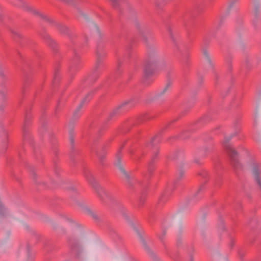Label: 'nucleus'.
<instances>
[{"label": "nucleus", "instance_id": "1", "mask_svg": "<svg viewBox=\"0 0 261 261\" xmlns=\"http://www.w3.org/2000/svg\"><path fill=\"white\" fill-rule=\"evenodd\" d=\"M163 131L162 130L159 132L151 139L149 142L146 143L145 145H139V146H135L130 144L128 150V153L130 155L132 160L135 162L140 161L141 156L146 153V149L147 148H151L153 150L152 154L147 165V174L145 175L144 181L137 182L135 180L132 179L129 174L125 170L123 165L121 164L122 151L127 141H125L123 142L115 155V160L114 162V166L124 176L129 188L134 189L136 187H137L142 189L138 204L139 207H142L145 203L148 188L147 181L152 175L155 169V164L159 160L160 149L158 144L161 140V134Z\"/></svg>", "mask_w": 261, "mask_h": 261}, {"label": "nucleus", "instance_id": "2", "mask_svg": "<svg viewBox=\"0 0 261 261\" xmlns=\"http://www.w3.org/2000/svg\"><path fill=\"white\" fill-rule=\"evenodd\" d=\"M83 174L88 183L95 190L100 200L106 204L111 206H116L123 217L126 220H128V216L127 215V211L124 207L120 201L115 196L107 193L98 184L90 171L86 167L83 168Z\"/></svg>", "mask_w": 261, "mask_h": 261}, {"label": "nucleus", "instance_id": "3", "mask_svg": "<svg viewBox=\"0 0 261 261\" xmlns=\"http://www.w3.org/2000/svg\"><path fill=\"white\" fill-rule=\"evenodd\" d=\"M95 55L96 60L94 67L91 73L83 82V87L92 85L98 79L104 68L103 61L106 58L107 53L105 49L104 41L101 38L97 41Z\"/></svg>", "mask_w": 261, "mask_h": 261}, {"label": "nucleus", "instance_id": "4", "mask_svg": "<svg viewBox=\"0 0 261 261\" xmlns=\"http://www.w3.org/2000/svg\"><path fill=\"white\" fill-rule=\"evenodd\" d=\"M159 61V56L155 49L150 48L143 68L142 82L144 84H149L152 81V78L156 70Z\"/></svg>", "mask_w": 261, "mask_h": 261}, {"label": "nucleus", "instance_id": "5", "mask_svg": "<svg viewBox=\"0 0 261 261\" xmlns=\"http://www.w3.org/2000/svg\"><path fill=\"white\" fill-rule=\"evenodd\" d=\"M232 136L231 135L229 137H225L222 142V145L228 156L230 164L234 171L237 175H239L243 171V166L239 161L238 152L229 143Z\"/></svg>", "mask_w": 261, "mask_h": 261}, {"label": "nucleus", "instance_id": "6", "mask_svg": "<svg viewBox=\"0 0 261 261\" xmlns=\"http://www.w3.org/2000/svg\"><path fill=\"white\" fill-rule=\"evenodd\" d=\"M32 119V116L31 110L26 109L25 110L24 122L22 128L23 143H28L29 144L33 149L34 155L37 158V155L39 154V152L35 147L34 141L30 134Z\"/></svg>", "mask_w": 261, "mask_h": 261}, {"label": "nucleus", "instance_id": "7", "mask_svg": "<svg viewBox=\"0 0 261 261\" xmlns=\"http://www.w3.org/2000/svg\"><path fill=\"white\" fill-rule=\"evenodd\" d=\"M39 17L45 22L48 23L50 26L56 28L60 34L68 36L71 42L74 44L73 40L76 36L71 32L69 28L66 25L61 23L57 22L51 18L43 14H39Z\"/></svg>", "mask_w": 261, "mask_h": 261}, {"label": "nucleus", "instance_id": "8", "mask_svg": "<svg viewBox=\"0 0 261 261\" xmlns=\"http://www.w3.org/2000/svg\"><path fill=\"white\" fill-rule=\"evenodd\" d=\"M134 25L137 29L140 38L147 46L151 45L154 41V38L148 27L145 24L140 23L138 20H135Z\"/></svg>", "mask_w": 261, "mask_h": 261}, {"label": "nucleus", "instance_id": "9", "mask_svg": "<svg viewBox=\"0 0 261 261\" xmlns=\"http://www.w3.org/2000/svg\"><path fill=\"white\" fill-rule=\"evenodd\" d=\"M139 101L137 97H133L126 100L121 105L115 108L109 115L107 121L112 120L114 117L121 114L123 111H127L129 109L134 107Z\"/></svg>", "mask_w": 261, "mask_h": 261}, {"label": "nucleus", "instance_id": "10", "mask_svg": "<svg viewBox=\"0 0 261 261\" xmlns=\"http://www.w3.org/2000/svg\"><path fill=\"white\" fill-rule=\"evenodd\" d=\"M151 117L148 116L147 114H144L139 115L136 118H129L124 122L123 124V129L124 133H127L129 131L132 127L141 124L149 119Z\"/></svg>", "mask_w": 261, "mask_h": 261}, {"label": "nucleus", "instance_id": "11", "mask_svg": "<svg viewBox=\"0 0 261 261\" xmlns=\"http://www.w3.org/2000/svg\"><path fill=\"white\" fill-rule=\"evenodd\" d=\"M185 176V171L182 168H180L178 170V174L174 180L173 184L171 186H168L165 191L162 195L160 197L159 200V203H164L166 201H167L169 196L170 195L171 191H173L175 189L176 186L177 185L178 182L184 177Z\"/></svg>", "mask_w": 261, "mask_h": 261}, {"label": "nucleus", "instance_id": "12", "mask_svg": "<svg viewBox=\"0 0 261 261\" xmlns=\"http://www.w3.org/2000/svg\"><path fill=\"white\" fill-rule=\"evenodd\" d=\"M74 132L72 129H70L69 132V156L71 163L74 166L76 163V159L80 155V150L75 147L74 144Z\"/></svg>", "mask_w": 261, "mask_h": 261}, {"label": "nucleus", "instance_id": "13", "mask_svg": "<svg viewBox=\"0 0 261 261\" xmlns=\"http://www.w3.org/2000/svg\"><path fill=\"white\" fill-rule=\"evenodd\" d=\"M210 43V39L208 38L207 37H204L203 39V45H202V51L203 56H204L205 58L207 60V62H208L210 65L211 66L212 70L214 74V81H215V84L216 85L218 84V79H219V75L216 72V71L215 70L214 68V65H213L212 63V61L211 60L210 57L209 56L208 53L206 49L205 48V46H207Z\"/></svg>", "mask_w": 261, "mask_h": 261}, {"label": "nucleus", "instance_id": "14", "mask_svg": "<svg viewBox=\"0 0 261 261\" xmlns=\"http://www.w3.org/2000/svg\"><path fill=\"white\" fill-rule=\"evenodd\" d=\"M38 34L42 39L44 40L48 46L52 49L55 53L58 52V45L56 41L53 39L50 35L46 32L45 28H42Z\"/></svg>", "mask_w": 261, "mask_h": 261}, {"label": "nucleus", "instance_id": "15", "mask_svg": "<svg viewBox=\"0 0 261 261\" xmlns=\"http://www.w3.org/2000/svg\"><path fill=\"white\" fill-rule=\"evenodd\" d=\"M112 7L117 10H118L120 15H124L129 17L130 16L135 15V13L133 9L131 8L128 4H124L122 10L119 7V4L118 0H110Z\"/></svg>", "mask_w": 261, "mask_h": 261}, {"label": "nucleus", "instance_id": "16", "mask_svg": "<svg viewBox=\"0 0 261 261\" xmlns=\"http://www.w3.org/2000/svg\"><path fill=\"white\" fill-rule=\"evenodd\" d=\"M97 139H94L93 141V143L90 145V149L91 151H94L96 155H97L99 163L101 166L105 165V159L106 156L107 152L105 149V147L103 146L100 151H98L95 148V145L96 144Z\"/></svg>", "mask_w": 261, "mask_h": 261}, {"label": "nucleus", "instance_id": "17", "mask_svg": "<svg viewBox=\"0 0 261 261\" xmlns=\"http://www.w3.org/2000/svg\"><path fill=\"white\" fill-rule=\"evenodd\" d=\"M9 31L11 34L12 38L18 44L19 46L23 47L25 43L29 41L27 39L24 37L18 29L10 28Z\"/></svg>", "mask_w": 261, "mask_h": 261}, {"label": "nucleus", "instance_id": "18", "mask_svg": "<svg viewBox=\"0 0 261 261\" xmlns=\"http://www.w3.org/2000/svg\"><path fill=\"white\" fill-rule=\"evenodd\" d=\"M194 16L190 13L186 14L183 17L184 25L187 31V36L189 38L191 37L193 32L192 28L194 26Z\"/></svg>", "mask_w": 261, "mask_h": 261}, {"label": "nucleus", "instance_id": "19", "mask_svg": "<svg viewBox=\"0 0 261 261\" xmlns=\"http://www.w3.org/2000/svg\"><path fill=\"white\" fill-rule=\"evenodd\" d=\"M28 168L30 171L32 178L39 190H43L47 188L45 182L40 180V178L37 176L35 172V168L30 165H28Z\"/></svg>", "mask_w": 261, "mask_h": 261}, {"label": "nucleus", "instance_id": "20", "mask_svg": "<svg viewBox=\"0 0 261 261\" xmlns=\"http://www.w3.org/2000/svg\"><path fill=\"white\" fill-rule=\"evenodd\" d=\"M67 242L71 255H74L76 258H79L81 251L77 241L73 238H68Z\"/></svg>", "mask_w": 261, "mask_h": 261}, {"label": "nucleus", "instance_id": "21", "mask_svg": "<svg viewBox=\"0 0 261 261\" xmlns=\"http://www.w3.org/2000/svg\"><path fill=\"white\" fill-rule=\"evenodd\" d=\"M74 55L70 61L69 66V72L71 74L79 70L81 67L80 56L75 49H74Z\"/></svg>", "mask_w": 261, "mask_h": 261}, {"label": "nucleus", "instance_id": "22", "mask_svg": "<svg viewBox=\"0 0 261 261\" xmlns=\"http://www.w3.org/2000/svg\"><path fill=\"white\" fill-rule=\"evenodd\" d=\"M13 4L18 7L22 8L25 10L31 12L34 15L39 17V14H41L37 10L33 9L32 7L26 4L23 0H12Z\"/></svg>", "mask_w": 261, "mask_h": 261}, {"label": "nucleus", "instance_id": "23", "mask_svg": "<svg viewBox=\"0 0 261 261\" xmlns=\"http://www.w3.org/2000/svg\"><path fill=\"white\" fill-rule=\"evenodd\" d=\"M136 230L140 239L142 245L143 246L145 250H146V252L154 261H158L155 253L153 251H152L151 249L148 247L145 239L143 238V237L141 236V234L140 233V232L137 229H136Z\"/></svg>", "mask_w": 261, "mask_h": 261}, {"label": "nucleus", "instance_id": "24", "mask_svg": "<svg viewBox=\"0 0 261 261\" xmlns=\"http://www.w3.org/2000/svg\"><path fill=\"white\" fill-rule=\"evenodd\" d=\"M260 173L261 170L259 168V165L256 163H253L252 167V173L254 176L256 184L261 189V177L260 176Z\"/></svg>", "mask_w": 261, "mask_h": 261}, {"label": "nucleus", "instance_id": "25", "mask_svg": "<svg viewBox=\"0 0 261 261\" xmlns=\"http://www.w3.org/2000/svg\"><path fill=\"white\" fill-rule=\"evenodd\" d=\"M198 175L201 176L204 179V181H203V183L200 186L197 192L195 193V196H197L198 194H199L201 191L205 189V185L209 179L208 173L205 170H202L199 172Z\"/></svg>", "mask_w": 261, "mask_h": 261}, {"label": "nucleus", "instance_id": "26", "mask_svg": "<svg viewBox=\"0 0 261 261\" xmlns=\"http://www.w3.org/2000/svg\"><path fill=\"white\" fill-rule=\"evenodd\" d=\"M22 72L23 74V83L21 92L22 94H23L25 89L27 88V87L30 85V84L31 82V77L24 67L22 69Z\"/></svg>", "mask_w": 261, "mask_h": 261}, {"label": "nucleus", "instance_id": "27", "mask_svg": "<svg viewBox=\"0 0 261 261\" xmlns=\"http://www.w3.org/2000/svg\"><path fill=\"white\" fill-rule=\"evenodd\" d=\"M60 79V67L59 65H57L55 68L54 77L52 82V87L54 89L58 85Z\"/></svg>", "mask_w": 261, "mask_h": 261}, {"label": "nucleus", "instance_id": "28", "mask_svg": "<svg viewBox=\"0 0 261 261\" xmlns=\"http://www.w3.org/2000/svg\"><path fill=\"white\" fill-rule=\"evenodd\" d=\"M8 135L7 132L4 129L3 126L0 128V142H2L3 145L5 146L7 144Z\"/></svg>", "mask_w": 261, "mask_h": 261}, {"label": "nucleus", "instance_id": "29", "mask_svg": "<svg viewBox=\"0 0 261 261\" xmlns=\"http://www.w3.org/2000/svg\"><path fill=\"white\" fill-rule=\"evenodd\" d=\"M251 229L253 230L261 229V222H259L256 218H253L250 220L248 224Z\"/></svg>", "mask_w": 261, "mask_h": 261}, {"label": "nucleus", "instance_id": "30", "mask_svg": "<svg viewBox=\"0 0 261 261\" xmlns=\"http://www.w3.org/2000/svg\"><path fill=\"white\" fill-rule=\"evenodd\" d=\"M194 130V129H189L188 130H183L178 135L172 137V138H176L178 139L185 140L188 139L190 137L191 132ZM171 139V138H169V139Z\"/></svg>", "mask_w": 261, "mask_h": 261}, {"label": "nucleus", "instance_id": "31", "mask_svg": "<svg viewBox=\"0 0 261 261\" xmlns=\"http://www.w3.org/2000/svg\"><path fill=\"white\" fill-rule=\"evenodd\" d=\"M53 152L55 155V158H54V170L55 174L57 175V176H59V171L60 168L58 167L57 163V156L58 155V149L56 147H53Z\"/></svg>", "mask_w": 261, "mask_h": 261}, {"label": "nucleus", "instance_id": "32", "mask_svg": "<svg viewBox=\"0 0 261 261\" xmlns=\"http://www.w3.org/2000/svg\"><path fill=\"white\" fill-rule=\"evenodd\" d=\"M212 119V118L211 115L210 114H207L201 117L195 122V124L197 125L199 124L200 125H202L210 121Z\"/></svg>", "mask_w": 261, "mask_h": 261}, {"label": "nucleus", "instance_id": "33", "mask_svg": "<svg viewBox=\"0 0 261 261\" xmlns=\"http://www.w3.org/2000/svg\"><path fill=\"white\" fill-rule=\"evenodd\" d=\"M167 29V31H168V33H169V36H170L171 39L172 40L173 43L176 46L177 49L178 50H179V51H181L180 49L179 48V47L177 45V41H176V40H177V36L173 34V33L172 29L171 27L170 26H168Z\"/></svg>", "mask_w": 261, "mask_h": 261}, {"label": "nucleus", "instance_id": "34", "mask_svg": "<svg viewBox=\"0 0 261 261\" xmlns=\"http://www.w3.org/2000/svg\"><path fill=\"white\" fill-rule=\"evenodd\" d=\"M97 89L98 88H96L94 90H92L88 93L85 97L82 99L80 104H82V106H83L84 103L88 102L91 99L94 94L97 90Z\"/></svg>", "mask_w": 261, "mask_h": 261}, {"label": "nucleus", "instance_id": "35", "mask_svg": "<svg viewBox=\"0 0 261 261\" xmlns=\"http://www.w3.org/2000/svg\"><path fill=\"white\" fill-rule=\"evenodd\" d=\"M87 214L92 218L96 223H99L101 221L100 217H99L96 213L89 208L86 209Z\"/></svg>", "mask_w": 261, "mask_h": 261}, {"label": "nucleus", "instance_id": "36", "mask_svg": "<svg viewBox=\"0 0 261 261\" xmlns=\"http://www.w3.org/2000/svg\"><path fill=\"white\" fill-rule=\"evenodd\" d=\"M82 107H83L82 104H80L79 105V106L77 107V108L76 109V110H75V111L73 113V116L72 117V120L76 121L80 117L81 115L80 111H81V109L82 108Z\"/></svg>", "mask_w": 261, "mask_h": 261}, {"label": "nucleus", "instance_id": "37", "mask_svg": "<svg viewBox=\"0 0 261 261\" xmlns=\"http://www.w3.org/2000/svg\"><path fill=\"white\" fill-rule=\"evenodd\" d=\"M45 119V115L43 113L40 118V122L41 123V127L39 129L40 133H42L46 129V123Z\"/></svg>", "mask_w": 261, "mask_h": 261}, {"label": "nucleus", "instance_id": "38", "mask_svg": "<svg viewBox=\"0 0 261 261\" xmlns=\"http://www.w3.org/2000/svg\"><path fill=\"white\" fill-rule=\"evenodd\" d=\"M214 147L212 144H211L207 146H205L203 148L202 150L203 152V156H206L207 154L212 152L213 150Z\"/></svg>", "mask_w": 261, "mask_h": 261}, {"label": "nucleus", "instance_id": "39", "mask_svg": "<svg viewBox=\"0 0 261 261\" xmlns=\"http://www.w3.org/2000/svg\"><path fill=\"white\" fill-rule=\"evenodd\" d=\"M172 81L170 79L169 75H168L167 76V82L166 86L165 87V88L163 89V90L161 92H160L158 94V95L160 96V95L164 94L166 92V91L167 90V89L171 86V85H172Z\"/></svg>", "mask_w": 261, "mask_h": 261}, {"label": "nucleus", "instance_id": "40", "mask_svg": "<svg viewBox=\"0 0 261 261\" xmlns=\"http://www.w3.org/2000/svg\"><path fill=\"white\" fill-rule=\"evenodd\" d=\"M253 14L254 19L253 20V23L255 24V20L258 19L259 14V6L258 4L255 5L253 10Z\"/></svg>", "mask_w": 261, "mask_h": 261}, {"label": "nucleus", "instance_id": "41", "mask_svg": "<svg viewBox=\"0 0 261 261\" xmlns=\"http://www.w3.org/2000/svg\"><path fill=\"white\" fill-rule=\"evenodd\" d=\"M108 230L110 234L115 240H117L120 239L119 235L116 233L115 230L112 227H109Z\"/></svg>", "mask_w": 261, "mask_h": 261}, {"label": "nucleus", "instance_id": "42", "mask_svg": "<svg viewBox=\"0 0 261 261\" xmlns=\"http://www.w3.org/2000/svg\"><path fill=\"white\" fill-rule=\"evenodd\" d=\"M241 104V97L236 96L231 102V105L232 107H239Z\"/></svg>", "mask_w": 261, "mask_h": 261}, {"label": "nucleus", "instance_id": "43", "mask_svg": "<svg viewBox=\"0 0 261 261\" xmlns=\"http://www.w3.org/2000/svg\"><path fill=\"white\" fill-rule=\"evenodd\" d=\"M63 103L61 99H59L55 110V115L57 116V113L60 111L63 106Z\"/></svg>", "mask_w": 261, "mask_h": 261}, {"label": "nucleus", "instance_id": "44", "mask_svg": "<svg viewBox=\"0 0 261 261\" xmlns=\"http://www.w3.org/2000/svg\"><path fill=\"white\" fill-rule=\"evenodd\" d=\"M7 214V211L0 201V218L5 217Z\"/></svg>", "mask_w": 261, "mask_h": 261}, {"label": "nucleus", "instance_id": "45", "mask_svg": "<svg viewBox=\"0 0 261 261\" xmlns=\"http://www.w3.org/2000/svg\"><path fill=\"white\" fill-rule=\"evenodd\" d=\"M189 110L188 109H186V110H184L183 111H182L178 115V116L175 118V119H173L170 122V124L169 125H170L171 124L177 121L178 119H179L180 118H181L182 117H183L184 116H185L187 113L188 112Z\"/></svg>", "mask_w": 261, "mask_h": 261}, {"label": "nucleus", "instance_id": "46", "mask_svg": "<svg viewBox=\"0 0 261 261\" xmlns=\"http://www.w3.org/2000/svg\"><path fill=\"white\" fill-rule=\"evenodd\" d=\"M123 61L120 58L118 59L117 69L116 71V74L118 75L121 74L122 71L120 69V67L122 64Z\"/></svg>", "mask_w": 261, "mask_h": 261}, {"label": "nucleus", "instance_id": "47", "mask_svg": "<svg viewBox=\"0 0 261 261\" xmlns=\"http://www.w3.org/2000/svg\"><path fill=\"white\" fill-rule=\"evenodd\" d=\"M27 251L28 255V261H33L34 257L31 255L30 246L29 244H27Z\"/></svg>", "mask_w": 261, "mask_h": 261}, {"label": "nucleus", "instance_id": "48", "mask_svg": "<svg viewBox=\"0 0 261 261\" xmlns=\"http://www.w3.org/2000/svg\"><path fill=\"white\" fill-rule=\"evenodd\" d=\"M6 69L0 64V77L4 80L6 77Z\"/></svg>", "mask_w": 261, "mask_h": 261}, {"label": "nucleus", "instance_id": "49", "mask_svg": "<svg viewBox=\"0 0 261 261\" xmlns=\"http://www.w3.org/2000/svg\"><path fill=\"white\" fill-rule=\"evenodd\" d=\"M32 239L35 240V243H37L40 241V236L36 233L35 231H32Z\"/></svg>", "mask_w": 261, "mask_h": 261}, {"label": "nucleus", "instance_id": "50", "mask_svg": "<svg viewBox=\"0 0 261 261\" xmlns=\"http://www.w3.org/2000/svg\"><path fill=\"white\" fill-rule=\"evenodd\" d=\"M194 252V249L192 246H191L188 250V253L190 256V261H194L193 253Z\"/></svg>", "mask_w": 261, "mask_h": 261}, {"label": "nucleus", "instance_id": "51", "mask_svg": "<svg viewBox=\"0 0 261 261\" xmlns=\"http://www.w3.org/2000/svg\"><path fill=\"white\" fill-rule=\"evenodd\" d=\"M178 155H180V156H182L183 155V153L181 151H176L175 152V154H174V155L172 157H171V158L173 160H176V159H178Z\"/></svg>", "mask_w": 261, "mask_h": 261}, {"label": "nucleus", "instance_id": "52", "mask_svg": "<svg viewBox=\"0 0 261 261\" xmlns=\"http://www.w3.org/2000/svg\"><path fill=\"white\" fill-rule=\"evenodd\" d=\"M127 59H130L133 56V53L130 51V48L129 47L127 48Z\"/></svg>", "mask_w": 261, "mask_h": 261}, {"label": "nucleus", "instance_id": "53", "mask_svg": "<svg viewBox=\"0 0 261 261\" xmlns=\"http://www.w3.org/2000/svg\"><path fill=\"white\" fill-rule=\"evenodd\" d=\"M238 0H230L229 4L228 5L229 9H231L233 5L238 1Z\"/></svg>", "mask_w": 261, "mask_h": 261}, {"label": "nucleus", "instance_id": "54", "mask_svg": "<svg viewBox=\"0 0 261 261\" xmlns=\"http://www.w3.org/2000/svg\"><path fill=\"white\" fill-rule=\"evenodd\" d=\"M221 184V178L220 177H219L218 179L215 181V185L217 186L220 187Z\"/></svg>", "mask_w": 261, "mask_h": 261}, {"label": "nucleus", "instance_id": "55", "mask_svg": "<svg viewBox=\"0 0 261 261\" xmlns=\"http://www.w3.org/2000/svg\"><path fill=\"white\" fill-rule=\"evenodd\" d=\"M0 22H3V14L2 12V10L0 8Z\"/></svg>", "mask_w": 261, "mask_h": 261}, {"label": "nucleus", "instance_id": "56", "mask_svg": "<svg viewBox=\"0 0 261 261\" xmlns=\"http://www.w3.org/2000/svg\"><path fill=\"white\" fill-rule=\"evenodd\" d=\"M181 244V239L180 238H178L176 242V245L179 246Z\"/></svg>", "mask_w": 261, "mask_h": 261}, {"label": "nucleus", "instance_id": "57", "mask_svg": "<svg viewBox=\"0 0 261 261\" xmlns=\"http://www.w3.org/2000/svg\"><path fill=\"white\" fill-rule=\"evenodd\" d=\"M0 94H1V95L2 98V99H5V98H6V94H5V92H3V91H1V92H0Z\"/></svg>", "mask_w": 261, "mask_h": 261}, {"label": "nucleus", "instance_id": "58", "mask_svg": "<svg viewBox=\"0 0 261 261\" xmlns=\"http://www.w3.org/2000/svg\"><path fill=\"white\" fill-rule=\"evenodd\" d=\"M239 255L240 256V259H242L244 254L243 253L241 252V251H239Z\"/></svg>", "mask_w": 261, "mask_h": 261}, {"label": "nucleus", "instance_id": "59", "mask_svg": "<svg viewBox=\"0 0 261 261\" xmlns=\"http://www.w3.org/2000/svg\"><path fill=\"white\" fill-rule=\"evenodd\" d=\"M165 234H166V231H165V230H164V231H163V234L162 236L160 237V239L161 241H162V240H163L164 237V236H165Z\"/></svg>", "mask_w": 261, "mask_h": 261}, {"label": "nucleus", "instance_id": "60", "mask_svg": "<svg viewBox=\"0 0 261 261\" xmlns=\"http://www.w3.org/2000/svg\"><path fill=\"white\" fill-rule=\"evenodd\" d=\"M199 83L201 85L203 83V79L202 77H200L198 79Z\"/></svg>", "mask_w": 261, "mask_h": 261}, {"label": "nucleus", "instance_id": "61", "mask_svg": "<svg viewBox=\"0 0 261 261\" xmlns=\"http://www.w3.org/2000/svg\"><path fill=\"white\" fill-rule=\"evenodd\" d=\"M219 165V162L215 163V168H218Z\"/></svg>", "mask_w": 261, "mask_h": 261}, {"label": "nucleus", "instance_id": "62", "mask_svg": "<svg viewBox=\"0 0 261 261\" xmlns=\"http://www.w3.org/2000/svg\"><path fill=\"white\" fill-rule=\"evenodd\" d=\"M156 6L159 8H162V6H160L158 3H156Z\"/></svg>", "mask_w": 261, "mask_h": 261}, {"label": "nucleus", "instance_id": "63", "mask_svg": "<svg viewBox=\"0 0 261 261\" xmlns=\"http://www.w3.org/2000/svg\"><path fill=\"white\" fill-rule=\"evenodd\" d=\"M62 1L67 3H69L70 2H71V0H62Z\"/></svg>", "mask_w": 261, "mask_h": 261}, {"label": "nucleus", "instance_id": "64", "mask_svg": "<svg viewBox=\"0 0 261 261\" xmlns=\"http://www.w3.org/2000/svg\"><path fill=\"white\" fill-rule=\"evenodd\" d=\"M4 105L1 106H0V110H1V111H3V109H4Z\"/></svg>", "mask_w": 261, "mask_h": 261}]
</instances>
